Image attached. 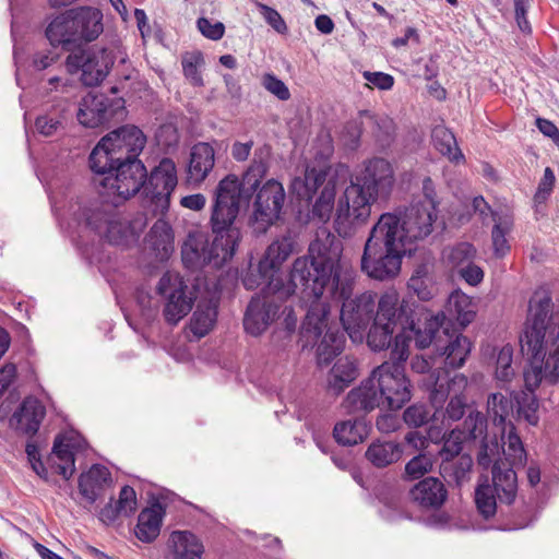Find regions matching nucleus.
<instances>
[{
    "label": "nucleus",
    "mask_w": 559,
    "mask_h": 559,
    "mask_svg": "<svg viewBox=\"0 0 559 559\" xmlns=\"http://www.w3.org/2000/svg\"><path fill=\"white\" fill-rule=\"evenodd\" d=\"M426 385L430 392L431 403L439 406L445 401L452 388L464 389L467 385V378L464 374H456L449 379L445 371L438 369L427 377Z\"/></svg>",
    "instance_id": "31"
},
{
    "label": "nucleus",
    "mask_w": 559,
    "mask_h": 559,
    "mask_svg": "<svg viewBox=\"0 0 559 559\" xmlns=\"http://www.w3.org/2000/svg\"><path fill=\"white\" fill-rule=\"evenodd\" d=\"M513 400L518 407V413L523 417L530 425L536 426L539 421L538 408L539 402L535 394V391L521 390L515 392Z\"/></svg>",
    "instance_id": "48"
},
{
    "label": "nucleus",
    "mask_w": 559,
    "mask_h": 559,
    "mask_svg": "<svg viewBox=\"0 0 559 559\" xmlns=\"http://www.w3.org/2000/svg\"><path fill=\"white\" fill-rule=\"evenodd\" d=\"M111 485L110 472L100 464H94L79 477V489H102Z\"/></svg>",
    "instance_id": "49"
},
{
    "label": "nucleus",
    "mask_w": 559,
    "mask_h": 559,
    "mask_svg": "<svg viewBox=\"0 0 559 559\" xmlns=\"http://www.w3.org/2000/svg\"><path fill=\"white\" fill-rule=\"evenodd\" d=\"M358 376V369L355 359L345 356L337 359L329 374V389L338 395Z\"/></svg>",
    "instance_id": "38"
},
{
    "label": "nucleus",
    "mask_w": 559,
    "mask_h": 559,
    "mask_svg": "<svg viewBox=\"0 0 559 559\" xmlns=\"http://www.w3.org/2000/svg\"><path fill=\"white\" fill-rule=\"evenodd\" d=\"M408 350L391 349L390 359L373 369L377 384L390 411L401 409L411 401L414 385L405 374Z\"/></svg>",
    "instance_id": "12"
},
{
    "label": "nucleus",
    "mask_w": 559,
    "mask_h": 559,
    "mask_svg": "<svg viewBox=\"0 0 559 559\" xmlns=\"http://www.w3.org/2000/svg\"><path fill=\"white\" fill-rule=\"evenodd\" d=\"M448 491H408L409 499L424 510L438 509L447 499Z\"/></svg>",
    "instance_id": "55"
},
{
    "label": "nucleus",
    "mask_w": 559,
    "mask_h": 559,
    "mask_svg": "<svg viewBox=\"0 0 559 559\" xmlns=\"http://www.w3.org/2000/svg\"><path fill=\"white\" fill-rule=\"evenodd\" d=\"M117 205V201L112 200L109 202V200H106L103 202L95 201L91 203L90 206L84 207L82 211V216L86 226L94 230L98 236H102L103 231L106 229V223L102 215H97L96 213L103 211L108 212L110 213L111 218L115 219L118 216Z\"/></svg>",
    "instance_id": "44"
},
{
    "label": "nucleus",
    "mask_w": 559,
    "mask_h": 559,
    "mask_svg": "<svg viewBox=\"0 0 559 559\" xmlns=\"http://www.w3.org/2000/svg\"><path fill=\"white\" fill-rule=\"evenodd\" d=\"M360 116L365 117L366 132L371 133L378 146L381 148L390 146L395 132L393 120L385 116L374 115L369 110H361Z\"/></svg>",
    "instance_id": "34"
},
{
    "label": "nucleus",
    "mask_w": 559,
    "mask_h": 559,
    "mask_svg": "<svg viewBox=\"0 0 559 559\" xmlns=\"http://www.w3.org/2000/svg\"><path fill=\"white\" fill-rule=\"evenodd\" d=\"M364 121L365 117H361L359 112L356 119H353L345 124L343 140L344 144L349 150L358 148L360 144V138L362 133L366 132V126L364 124Z\"/></svg>",
    "instance_id": "56"
},
{
    "label": "nucleus",
    "mask_w": 559,
    "mask_h": 559,
    "mask_svg": "<svg viewBox=\"0 0 559 559\" xmlns=\"http://www.w3.org/2000/svg\"><path fill=\"white\" fill-rule=\"evenodd\" d=\"M509 462L499 459L497 455L487 469H491L492 489H516V473Z\"/></svg>",
    "instance_id": "47"
},
{
    "label": "nucleus",
    "mask_w": 559,
    "mask_h": 559,
    "mask_svg": "<svg viewBox=\"0 0 559 559\" xmlns=\"http://www.w3.org/2000/svg\"><path fill=\"white\" fill-rule=\"evenodd\" d=\"M397 235L396 219L381 214L369 231L360 259L361 272L369 278L388 282L400 274L402 260L411 249Z\"/></svg>",
    "instance_id": "7"
},
{
    "label": "nucleus",
    "mask_w": 559,
    "mask_h": 559,
    "mask_svg": "<svg viewBox=\"0 0 559 559\" xmlns=\"http://www.w3.org/2000/svg\"><path fill=\"white\" fill-rule=\"evenodd\" d=\"M296 242L290 235L275 239L266 248L257 265L250 264L241 277L242 285L248 290L261 287L262 295H273L282 298V264L293 254Z\"/></svg>",
    "instance_id": "10"
},
{
    "label": "nucleus",
    "mask_w": 559,
    "mask_h": 559,
    "mask_svg": "<svg viewBox=\"0 0 559 559\" xmlns=\"http://www.w3.org/2000/svg\"><path fill=\"white\" fill-rule=\"evenodd\" d=\"M403 455L402 445L392 440L377 439L365 452L366 460L377 468H384L396 463Z\"/></svg>",
    "instance_id": "32"
},
{
    "label": "nucleus",
    "mask_w": 559,
    "mask_h": 559,
    "mask_svg": "<svg viewBox=\"0 0 559 559\" xmlns=\"http://www.w3.org/2000/svg\"><path fill=\"white\" fill-rule=\"evenodd\" d=\"M262 147L269 148V154L265 159V173L259 179L258 185L254 188V192L251 195V198H253V195H255V198L253 201L252 215L250 216V224L253 228V231L257 234L266 233L271 226L283 219V207L286 200L284 187L280 181L275 179H269L260 187L262 179L269 171L270 160L273 153L272 146L269 143H262L254 147L252 159L242 174H245L250 168L255 158L258 150ZM238 178L239 180L242 179V177ZM252 199H250V201Z\"/></svg>",
    "instance_id": "11"
},
{
    "label": "nucleus",
    "mask_w": 559,
    "mask_h": 559,
    "mask_svg": "<svg viewBox=\"0 0 559 559\" xmlns=\"http://www.w3.org/2000/svg\"><path fill=\"white\" fill-rule=\"evenodd\" d=\"M473 408L474 406L466 402L464 395L455 393L448 402L444 418L451 421L461 420L469 413V409Z\"/></svg>",
    "instance_id": "58"
},
{
    "label": "nucleus",
    "mask_w": 559,
    "mask_h": 559,
    "mask_svg": "<svg viewBox=\"0 0 559 559\" xmlns=\"http://www.w3.org/2000/svg\"><path fill=\"white\" fill-rule=\"evenodd\" d=\"M447 309L462 329L471 324L476 317L472 298L459 289L448 297Z\"/></svg>",
    "instance_id": "40"
},
{
    "label": "nucleus",
    "mask_w": 559,
    "mask_h": 559,
    "mask_svg": "<svg viewBox=\"0 0 559 559\" xmlns=\"http://www.w3.org/2000/svg\"><path fill=\"white\" fill-rule=\"evenodd\" d=\"M126 102L122 97L88 93L82 98L76 118L86 128H97L126 117Z\"/></svg>",
    "instance_id": "18"
},
{
    "label": "nucleus",
    "mask_w": 559,
    "mask_h": 559,
    "mask_svg": "<svg viewBox=\"0 0 559 559\" xmlns=\"http://www.w3.org/2000/svg\"><path fill=\"white\" fill-rule=\"evenodd\" d=\"M394 182V170L390 162L382 157L366 160L338 200L334 218L337 233L346 234L347 226L366 223L371 206L390 198Z\"/></svg>",
    "instance_id": "6"
},
{
    "label": "nucleus",
    "mask_w": 559,
    "mask_h": 559,
    "mask_svg": "<svg viewBox=\"0 0 559 559\" xmlns=\"http://www.w3.org/2000/svg\"><path fill=\"white\" fill-rule=\"evenodd\" d=\"M377 383V377L372 371L359 386L352 389L342 402L345 413L360 417L385 406Z\"/></svg>",
    "instance_id": "22"
},
{
    "label": "nucleus",
    "mask_w": 559,
    "mask_h": 559,
    "mask_svg": "<svg viewBox=\"0 0 559 559\" xmlns=\"http://www.w3.org/2000/svg\"><path fill=\"white\" fill-rule=\"evenodd\" d=\"M80 449L82 444L74 443L71 439L66 443L63 439L58 436L53 442L52 455L48 459V463L53 473L62 476L64 480H68L75 471L74 465V453L72 449Z\"/></svg>",
    "instance_id": "30"
},
{
    "label": "nucleus",
    "mask_w": 559,
    "mask_h": 559,
    "mask_svg": "<svg viewBox=\"0 0 559 559\" xmlns=\"http://www.w3.org/2000/svg\"><path fill=\"white\" fill-rule=\"evenodd\" d=\"M145 239L156 253L166 255L173 248V229L167 222L159 218L151 227Z\"/></svg>",
    "instance_id": "46"
},
{
    "label": "nucleus",
    "mask_w": 559,
    "mask_h": 559,
    "mask_svg": "<svg viewBox=\"0 0 559 559\" xmlns=\"http://www.w3.org/2000/svg\"><path fill=\"white\" fill-rule=\"evenodd\" d=\"M104 32L103 13L92 7L68 9L56 15L45 29L52 47L74 51L94 41Z\"/></svg>",
    "instance_id": "9"
},
{
    "label": "nucleus",
    "mask_w": 559,
    "mask_h": 559,
    "mask_svg": "<svg viewBox=\"0 0 559 559\" xmlns=\"http://www.w3.org/2000/svg\"><path fill=\"white\" fill-rule=\"evenodd\" d=\"M115 63V57L107 48L79 49L71 51L66 59L70 74H80L82 83L95 86L103 82Z\"/></svg>",
    "instance_id": "16"
},
{
    "label": "nucleus",
    "mask_w": 559,
    "mask_h": 559,
    "mask_svg": "<svg viewBox=\"0 0 559 559\" xmlns=\"http://www.w3.org/2000/svg\"><path fill=\"white\" fill-rule=\"evenodd\" d=\"M342 253V240L322 230L310 242L308 254L294 261L288 281L282 276V298L296 295L308 306L302 335H319V325L330 314L328 298H345L353 293L354 278L343 270Z\"/></svg>",
    "instance_id": "1"
},
{
    "label": "nucleus",
    "mask_w": 559,
    "mask_h": 559,
    "mask_svg": "<svg viewBox=\"0 0 559 559\" xmlns=\"http://www.w3.org/2000/svg\"><path fill=\"white\" fill-rule=\"evenodd\" d=\"M473 460L468 454H462L456 461L441 462L440 474L449 486L462 487L469 478Z\"/></svg>",
    "instance_id": "41"
},
{
    "label": "nucleus",
    "mask_w": 559,
    "mask_h": 559,
    "mask_svg": "<svg viewBox=\"0 0 559 559\" xmlns=\"http://www.w3.org/2000/svg\"><path fill=\"white\" fill-rule=\"evenodd\" d=\"M513 400L501 392L490 393L487 397V413L493 424V429L499 431L501 439L509 428L507 419L513 411Z\"/></svg>",
    "instance_id": "36"
},
{
    "label": "nucleus",
    "mask_w": 559,
    "mask_h": 559,
    "mask_svg": "<svg viewBox=\"0 0 559 559\" xmlns=\"http://www.w3.org/2000/svg\"><path fill=\"white\" fill-rule=\"evenodd\" d=\"M367 436L368 426L358 416L354 419L341 420L333 428L334 440L343 447H353L361 443Z\"/></svg>",
    "instance_id": "35"
},
{
    "label": "nucleus",
    "mask_w": 559,
    "mask_h": 559,
    "mask_svg": "<svg viewBox=\"0 0 559 559\" xmlns=\"http://www.w3.org/2000/svg\"><path fill=\"white\" fill-rule=\"evenodd\" d=\"M269 148L258 150L250 168L239 180L235 174L225 176L214 190L211 225L214 239L210 242L203 233H189L181 248L182 262L188 269L211 265L222 267L238 247L240 231L234 223L241 210H247L259 179L265 173Z\"/></svg>",
    "instance_id": "2"
},
{
    "label": "nucleus",
    "mask_w": 559,
    "mask_h": 559,
    "mask_svg": "<svg viewBox=\"0 0 559 559\" xmlns=\"http://www.w3.org/2000/svg\"><path fill=\"white\" fill-rule=\"evenodd\" d=\"M495 491H475V504L478 513L486 520L497 512V498Z\"/></svg>",
    "instance_id": "59"
},
{
    "label": "nucleus",
    "mask_w": 559,
    "mask_h": 559,
    "mask_svg": "<svg viewBox=\"0 0 559 559\" xmlns=\"http://www.w3.org/2000/svg\"><path fill=\"white\" fill-rule=\"evenodd\" d=\"M513 348L511 345H504L498 353L496 361V378L499 381L508 382L514 376L512 368Z\"/></svg>",
    "instance_id": "54"
},
{
    "label": "nucleus",
    "mask_w": 559,
    "mask_h": 559,
    "mask_svg": "<svg viewBox=\"0 0 559 559\" xmlns=\"http://www.w3.org/2000/svg\"><path fill=\"white\" fill-rule=\"evenodd\" d=\"M464 437L460 435L459 429H452L442 437V444L438 450L441 462L452 461L461 456L463 450Z\"/></svg>",
    "instance_id": "51"
},
{
    "label": "nucleus",
    "mask_w": 559,
    "mask_h": 559,
    "mask_svg": "<svg viewBox=\"0 0 559 559\" xmlns=\"http://www.w3.org/2000/svg\"><path fill=\"white\" fill-rule=\"evenodd\" d=\"M45 414V407L37 399L25 397L11 416L10 426L20 433L33 437L37 433Z\"/></svg>",
    "instance_id": "24"
},
{
    "label": "nucleus",
    "mask_w": 559,
    "mask_h": 559,
    "mask_svg": "<svg viewBox=\"0 0 559 559\" xmlns=\"http://www.w3.org/2000/svg\"><path fill=\"white\" fill-rule=\"evenodd\" d=\"M441 328L436 332L432 343L438 352H441L443 364L447 368H461L472 349V343L468 337L456 334L448 335V329L443 328L442 334L447 336L445 341L441 338Z\"/></svg>",
    "instance_id": "23"
},
{
    "label": "nucleus",
    "mask_w": 559,
    "mask_h": 559,
    "mask_svg": "<svg viewBox=\"0 0 559 559\" xmlns=\"http://www.w3.org/2000/svg\"><path fill=\"white\" fill-rule=\"evenodd\" d=\"M173 559H201L204 547L201 540L189 531H175L170 534Z\"/></svg>",
    "instance_id": "33"
},
{
    "label": "nucleus",
    "mask_w": 559,
    "mask_h": 559,
    "mask_svg": "<svg viewBox=\"0 0 559 559\" xmlns=\"http://www.w3.org/2000/svg\"><path fill=\"white\" fill-rule=\"evenodd\" d=\"M165 514L164 504L157 500L150 502L138 515L134 527L135 537L142 543H153L160 534Z\"/></svg>",
    "instance_id": "26"
},
{
    "label": "nucleus",
    "mask_w": 559,
    "mask_h": 559,
    "mask_svg": "<svg viewBox=\"0 0 559 559\" xmlns=\"http://www.w3.org/2000/svg\"><path fill=\"white\" fill-rule=\"evenodd\" d=\"M286 298H278L276 294L251 298L243 317V328L252 336H259L287 309L284 306Z\"/></svg>",
    "instance_id": "21"
},
{
    "label": "nucleus",
    "mask_w": 559,
    "mask_h": 559,
    "mask_svg": "<svg viewBox=\"0 0 559 559\" xmlns=\"http://www.w3.org/2000/svg\"><path fill=\"white\" fill-rule=\"evenodd\" d=\"M138 508L136 491H115L108 498V502L99 511V520L109 525L120 516H131Z\"/></svg>",
    "instance_id": "28"
},
{
    "label": "nucleus",
    "mask_w": 559,
    "mask_h": 559,
    "mask_svg": "<svg viewBox=\"0 0 559 559\" xmlns=\"http://www.w3.org/2000/svg\"><path fill=\"white\" fill-rule=\"evenodd\" d=\"M102 215L106 223V229L103 231L102 238H105L109 243L115 246H126L129 241L134 240L136 234L133 227L127 222L122 221L119 215L114 219L108 212H97Z\"/></svg>",
    "instance_id": "39"
},
{
    "label": "nucleus",
    "mask_w": 559,
    "mask_h": 559,
    "mask_svg": "<svg viewBox=\"0 0 559 559\" xmlns=\"http://www.w3.org/2000/svg\"><path fill=\"white\" fill-rule=\"evenodd\" d=\"M433 460L426 453H419L405 465L404 479L419 480L412 489H444V485L437 477L426 476L432 471Z\"/></svg>",
    "instance_id": "27"
},
{
    "label": "nucleus",
    "mask_w": 559,
    "mask_h": 559,
    "mask_svg": "<svg viewBox=\"0 0 559 559\" xmlns=\"http://www.w3.org/2000/svg\"><path fill=\"white\" fill-rule=\"evenodd\" d=\"M556 182V177L550 167H546L544 170V176L538 183L537 191L534 195V201L537 203L545 202L551 194L554 186Z\"/></svg>",
    "instance_id": "62"
},
{
    "label": "nucleus",
    "mask_w": 559,
    "mask_h": 559,
    "mask_svg": "<svg viewBox=\"0 0 559 559\" xmlns=\"http://www.w3.org/2000/svg\"><path fill=\"white\" fill-rule=\"evenodd\" d=\"M204 59L201 51L186 52L182 56L181 64L183 74L187 80L194 86H202L203 79L199 71L200 67L203 66Z\"/></svg>",
    "instance_id": "53"
},
{
    "label": "nucleus",
    "mask_w": 559,
    "mask_h": 559,
    "mask_svg": "<svg viewBox=\"0 0 559 559\" xmlns=\"http://www.w3.org/2000/svg\"><path fill=\"white\" fill-rule=\"evenodd\" d=\"M454 429H459L465 441H480L477 464L487 471L492 460L499 455V433L493 428L488 429L487 416L474 407Z\"/></svg>",
    "instance_id": "17"
},
{
    "label": "nucleus",
    "mask_w": 559,
    "mask_h": 559,
    "mask_svg": "<svg viewBox=\"0 0 559 559\" xmlns=\"http://www.w3.org/2000/svg\"><path fill=\"white\" fill-rule=\"evenodd\" d=\"M430 418V411L420 403L408 406L403 413V420L411 428L423 427L429 423Z\"/></svg>",
    "instance_id": "57"
},
{
    "label": "nucleus",
    "mask_w": 559,
    "mask_h": 559,
    "mask_svg": "<svg viewBox=\"0 0 559 559\" xmlns=\"http://www.w3.org/2000/svg\"><path fill=\"white\" fill-rule=\"evenodd\" d=\"M141 186L145 198L150 201L155 215H164L170 206L171 194L178 185L177 167L169 157H163L159 163L146 171Z\"/></svg>",
    "instance_id": "15"
},
{
    "label": "nucleus",
    "mask_w": 559,
    "mask_h": 559,
    "mask_svg": "<svg viewBox=\"0 0 559 559\" xmlns=\"http://www.w3.org/2000/svg\"><path fill=\"white\" fill-rule=\"evenodd\" d=\"M146 144L143 131L134 124L121 126L104 135L92 150L88 164L100 194L126 201L141 191L146 167L139 155Z\"/></svg>",
    "instance_id": "3"
},
{
    "label": "nucleus",
    "mask_w": 559,
    "mask_h": 559,
    "mask_svg": "<svg viewBox=\"0 0 559 559\" xmlns=\"http://www.w3.org/2000/svg\"><path fill=\"white\" fill-rule=\"evenodd\" d=\"M156 293L162 298L163 318L169 325H177L191 310L195 292L175 272L167 271L158 281Z\"/></svg>",
    "instance_id": "13"
},
{
    "label": "nucleus",
    "mask_w": 559,
    "mask_h": 559,
    "mask_svg": "<svg viewBox=\"0 0 559 559\" xmlns=\"http://www.w3.org/2000/svg\"><path fill=\"white\" fill-rule=\"evenodd\" d=\"M67 119V106L66 104H59L46 114L38 116L35 121V127L39 134L52 136L64 129Z\"/></svg>",
    "instance_id": "43"
},
{
    "label": "nucleus",
    "mask_w": 559,
    "mask_h": 559,
    "mask_svg": "<svg viewBox=\"0 0 559 559\" xmlns=\"http://www.w3.org/2000/svg\"><path fill=\"white\" fill-rule=\"evenodd\" d=\"M500 433L499 431H497ZM499 436V459L509 462L510 465H523L526 462V451L521 438L515 432L514 425L509 421V428L501 439Z\"/></svg>",
    "instance_id": "37"
},
{
    "label": "nucleus",
    "mask_w": 559,
    "mask_h": 559,
    "mask_svg": "<svg viewBox=\"0 0 559 559\" xmlns=\"http://www.w3.org/2000/svg\"><path fill=\"white\" fill-rule=\"evenodd\" d=\"M257 5L261 15L274 31L278 34H285L287 32V25L284 19L275 9L263 3H258Z\"/></svg>",
    "instance_id": "61"
},
{
    "label": "nucleus",
    "mask_w": 559,
    "mask_h": 559,
    "mask_svg": "<svg viewBox=\"0 0 559 559\" xmlns=\"http://www.w3.org/2000/svg\"><path fill=\"white\" fill-rule=\"evenodd\" d=\"M262 85L264 88L276 96L280 100H288L290 92L286 84L272 73H266L262 78Z\"/></svg>",
    "instance_id": "60"
},
{
    "label": "nucleus",
    "mask_w": 559,
    "mask_h": 559,
    "mask_svg": "<svg viewBox=\"0 0 559 559\" xmlns=\"http://www.w3.org/2000/svg\"><path fill=\"white\" fill-rule=\"evenodd\" d=\"M407 287L421 301L433 299L439 293L433 264L428 261L417 264L407 282Z\"/></svg>",
    "instance_id": "29"
},
{
    "label": "nucleus",
    "mask_w": 559,
    "mask_h": 559,
    "mask_svg": "<svg viewBox=\"0 0 559 559\" xmlns=\"http://www.w3.org/2000/svg\"><path fill=\"white\" fill-rule=\"evenodd\" d=\"M476 249L469 242H460L443 250L447 262L457 271L471 263L475 258Z\"/></svg>",
    "instance_id": "50"
},
{
    "label": "nucleus",
    "mask_w": 559,
    "mask_h": 559,
    "mask_svg": "<svg viewBox=\"0 0 559 559\" xmlns=\"http://www.w3.org/2000/svg\"><path fill=\"white\" fill-rule=\"evenodd\" d=\"M217 319V305L213 301L200 302L190 319V331L198 338L205 336Z\"/></svg>",
    "instance_id": "42"
},
{
    "label": "nucleus",
    "mask_w": 559,
    "mask_h": 559,
    "mask_svg": "<svg viewBox=\"0 0 559 559\" xmlns=\"http://www.w3.org/2000/svg\"><path fill=\"white\" fill-rule=\"evenodd\" d=\"M432 142L435 148L448 157L452 163H460L464 159V155L457 146L454 134L444 127H437L432 130Z\"/></svg>",
    "instance_id": "45"
},
{
    "label": "nucleus",
    "mask_w": 559,
    "mask_h": 559,
    "mask_svg": "<svg viewBox=\"0 0 559 559\" xmlns=\"http://www.w3.org/2000/svg\"><path fill=\"white\" fill-rule=\"evenodd\" d=\"M493 221L496 222L491 230V239L493 253L496 258H503L510 251V245L507 240V235L510 231L511 224L508 219H496V214L492 213Z\"/></svg>",
    "instance_id": "52"
},
{
    "label": "nucleus",
    "mask_w": 559,
    "mask_h": 559,
    "mask_svg": "<svg viewBox=\"0 0 559 559\" xmlns=\"http://www.w3.org/2000/svg\"><path fill=\"white\" fill-rule=\"evenodd\" d=\"M197 24L202 35L212 40H218L224 35L225 26L221 22L212 23L210 20L205 17H200Z\"/></svg>",
    "instance_id": "63"
},
{
    "label": "nucleus",
    "mask_w": 559,
    "mask_h": 559,
    "mask_svg": "<svg viewBox=\"0 0 559 559\" xmlns=\"http://www.w3.org/2000/svg\"><path fill=\"white\" fill-rule=\"evenodd\" d=\"M215 164V150L207 142H198L190 150L187 167V181L199 186L202 183Z\"/></svg>",
    "instance_id": "25"
},
{
    "label": "nucleus",
    "mask_w": 559,
    "mask_h": 559,
    "mask_svg": "<svg viewBox=\"0 0 559 559\" xmlns=\"http://www.w3.org/2000/svg\"><path fill=\"white\" fill-rule=\"evenodd\" d=\"M530 300L528 313L520 335L521 352L527 356L524 369V389L536 391L545 379H559V311H554L550 295Z\"/></svg>",
    "instance_id": "5"
},
{
    "label": "nucleus",
    "mask_w": 559,
    "mask_h": 559,
    "mask_svg": "<svg viewBox=\"0 0 559 559\" xmlns=\"http://www.w3.org/2000/svg\"><path fill=\"white\" fill-rule=\"evenodd\" d=\"M352 293L345 298H332L342 301L340 320L343 330L350 338H361L362 333L371 325H376L378 317L379 298L376 293L365 292L350 298Z\"/></svg>",
    "instance_id": "14"
},
{
    "label": "nucleus",
    "mask_w": 559,
    "mask_h": 559,
    "mask_svg": "<svg viewBox=\"0 0 559 559\" xmlns=\"http://www.w3.org/2000/svg\"><path fill=\"white\" fill-rule=\"evenodd\" d=\"M376 320L367 333V344L372 350L388 349L392 343V349L408 350L412 340L420 349L429 347L436 332L443 328L445 317L443 312L433 314L412 298L400 300L395 292H388L379 298Z\"/></svg>",
    "instance_id": "4"
},
{
    "label": "nucleus",
    "mask_w": 559,
    "mask_h": 559,
    "mask_svg": "<svg viewBox=\"0 0 559 559\" xmlns=\"http://www.w3.org/2000/svg\"><path fill=\"white\" fill-rule=\"evenodd\" d=\"M388 214L396 219L397 236L406 245L431 234L432 225L437 219V202L420 200L406 210L403 218L395 213Z\"/></svg>",
    "instance_id": "19"
},
{
    "label": "nucleus",
    "mask_w": 559,
    "mask_h": 559,
    "mask_svg": "<svg viewBox=\"0 0 559 559\" xmlns=\"http://www.w3.org/2000/svg\"><path fill=\"white\" fill-rule=\"evenodd\" d=\"M290 193L298 202L311 207L308 218L324 224L330 221L335 209L336 176L332 175L331 166L320 163H308L289 185Z\"/></svg>",
    "instance_id": "8"
},
{
    "label": "nucleus",
    "mask_w": 559,
    "mask_h": 559,
    "mask_svg": "<svg viewBox=\"0 0 559 559\" xmlns=\"http://www.w3.org/2000/svg\"><path fill=\"white\" fill-rule=\"evenodd\" d=\"M457 274L468 285L477 286L484 280V271L480 266L476 265L473 261L457 271Z\"/></svg>",
    "instance_id": "64"
},
{
    "label": "nucleus",
    "mask_w": 559,
    "mask_h": 559,
    "mask_svg": "<svg viewBox=\"0 0 559 559\" xmlns=\"http://www.w3.org/2000/svg\"><path fill=\"white\" fill-rule=\"evenodd\" d=\"M329 316H325L322 324L319 325V335H302V325L299 331L302 349L316 347L317 362L320 367L329 366L335 357L341 355L346 343L345 331L337 324H331Z\"/></svg>",
    "instance_id": "20"
}]
</instances>
